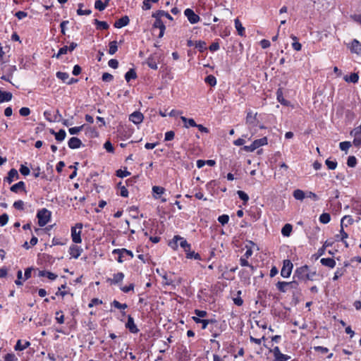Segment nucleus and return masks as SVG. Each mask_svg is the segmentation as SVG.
<instances>
[{"instance_id":"obj_1","label":"nucleus","mask_w":361,"mask_h":361,"mask_svg":"<svg viewBox=\"0 0 361 361\" xmlns=\"http://www.w3.org/2000/svg\"><path fill=\"white\" fill-rule=\"evenodd\" d=\"M316 275L315 271H310L309 267L305 265L296 269L293 277L302 281H313Z\"/></svg>"},{"instance_id":"obj_2","label":"nucleus","mask_w":361,"mask_h":361,"mask_svg":"<svg viewBox=\"0 0 361 361\" xmlns=\"http://www.w3.org/2000/svg\"><path fill=\"white\" fill-rule=\"evenodd\" d=\"M178 241H180V245L184 249L185 252H188L190 250V245L188 243L186 240L179 235L174 236L173 240L170 242L169 245L173 250H176L178 247Z\"/></svg>"},{"instance_id":"obj_3","label":"nucleus","mask_w":361,"mask_h":361,"mask_svg":"<svg viewBox=\"0 0 361 361\" xmlns=\"http://www.w3.org/2000/svg\"><path fill=\"white\" fill-rule=\"evenodd\" d=\"M37 217L39 226H44L49 221L51 212L47 209H42L37 212Z\"/></svg>"},{"instance_id":"obj_4","label":"nucleus","mask_w":361,"mask_h":361,"mask_svg":"<svg viewBox=\"0 0 361 361\" xmlns=\"http://www.w3.org/2000/svg\"><path fill=\"white\" fill-rule=\"evenodd\" d=\"M82 228V224L81 223H78L74 227L71 228L72 240L75 243H80L82 241L80 237Z\"/></svg>"},{"instance_id":"obj_5","label":"nucleus","mask_w":361,"mask_h":361,"mask_svg":"<svg viewBox=\"0 0 361 361\" xmlns=\"http://www.w3.org/2000/svg\"><path fill=\"white\" fill-rule=\"evenodd\" d=\"M257 113L252 114V113L250 111H248L247 114L245 123L250 130H252V128L257 126L258 121L257 120Z\"/></svg>"},{"instance_id":"obj_6","label":"nucleus","mask_w":361,"mask_h":361,"mask_svg":"<svg viewBox=\"0 0 361 361\" xmlns=\"http://www.w3.org/2000/svg\"><path fill=\"white\" fill-rule=\"evenodd\" d=\"M293 265L289 259L283 261V267L281 270V275L283 278H288L290 276Z\"/></svg>"},{"instance_id":"obj_7","label":"nucleus","mask_w":361,"mask_h":361,"mask_svg":"<svg viewBox=\"0 0 361 361\" xmlns=\"http://www.w3.org/2000/svg\"><path fill=\"white\" fill-rule=\"evenodd\" d=\"M185 16L188 18L189 22L192 24L197 23L200 20V17L195 12L190 9L187 8L184 11Z\"/></svg>"},{"instance_id":"obj_8","label":"nucleus","mask_w":361,"mask_h":361,"mask_svg":"<svg viewBox=\"0 0 361 361\" xmlns=\"http://www.w3.org/2000/svg\"><path fill=\"white\" fill-rule=\"evenodd\" d=\"M154 18L156 20L153 24V27L159 29V37L161 38L164 36L166 27L160 18H159L157 17H154Z\"/></svg>"},{"instance_id":"obj_9","label":"nucleus","mask_w":361,"mask_h":361,"mask_svg":"<svg viewBox=\"0 0 361 361\" xmlns=\"http://www.w3.org/2000/svg\"><path fill=\"white\" fill-rule=\"evenodd\" d=\"M144 116L140 111H135L129 116V120L135 124H139L142 122Z\"/></svg>"},{"instance_id":"obj_10","label":"nucleus","mask_w":361,"mask_h":361,"mask_svg":"<svg viewBox=\"0 0 361 361\" xmlns=\"http://www.w3.org/2000/svg\"><path fill=\"white\" fill-rule=\"evenodd\" d=\"M126 327L127 329H128V330L131 332V333H133V334H136L138 332V329L137 327V326L135 325V322H134V319L133 318L129 315L128 317V321L126 324Z\"/></svg>"},{"instance_id":"obj_11","label":"nucleus","mask_w":361,"mask_h":361,"mask_svg":"<svg viewBox=\"0 0 361 361\" xmlns=\"http://www.w3.org/2000/svg\"><path fill=\"white\" fill-rule=\"evenodd\" d=\"M351 52L361 54V42L357 39H353L349 46Z\"/></svg>"},{"instance_id":"obj_12","label":"nucleus","mask_w":361,"mask_h":361,"mask_svg":"<svg viewBox=\"0 0 361 361\" xmlns=\"http://www.w3.org/2000/svg\"><path fill=\"white\" fill-rule=\"evenodd\" d=\"M19 175L18 171L15 169H11L8 173V176L5 178L4 180L7 181L9 184H11L15 179H18Z\"/></svg>"},{"instance_id":"obj_13","label":"nucleus","mask_w":361,"mask_h":361,"mask_svg":"<svg viewBox=\"0 0 361 361\" xmlns=\"http://www.w3.org/2000/svg\"><path fill=\"white\" fill-rule=\"evenodd\" d=\"M68 145L71 149H78L82 145V142L79 138L73 137L68 140Z\"/></svg>"},{"instance_id":"obj_14","label":"nucleus","mask_w":361,"mask_h":361,"mask_svg":"<svg viewBox=\"0 0 361 361\" xmlns=\"http://www.w3.org/2000/svg\"><path fill=\"white\" fill-rule=\"evenodd\" d=\"M130 22L129 18L127 16H125L118 20H116L114 23V26L117 28H121L124 26H126Z\"/></svg>"},{"instance_id":"obj_15","label":"nucleus","mask_w":361,"mask_h":361,"mask_svg":"<svg viewBox=\"0 0 361 361\" xmlns=\"http://www.w3.org/2000/svg\"><path fill=\"white\" fill-rule=\"evenodd\" d=\"M11 190L13 192H18L19 190L25 192V185L23 181H20L11 187Z\"/></svg>"},{"instance_id":"obj_16","label":"nucleus","mask_w":361,"mask_h":361,"mask_svg":"<svg viewBox=\"0 0 361 361\" xmlns=\"http://www.w3.org/2000/svg\"><path fill=\"white\" fill-rule=\"evenodd\" d=\"M124 278V274L122 272H119L117 274H114L113 279H108L107 282H109L111 283H118L123 281Z\"/></svg>"},{"instance_id":"obj_17","label":"nucleus","mask_w":361,"mask_h":361,"mask_svg":"<svg viewBox=\"0 0 361 361\" xmlns=\"http://www.w3.org/2000/svg\"><path fill=\"white\" fill-rule=\"evenodd\" d=\"M320 262L322 265L330 268H334L336 266V262L332 258H322Z\"/></svg>"},{"instance_id":"obj_18","label":"nucleus","mask_w":361,"mask_h":361,"mask_svg":"<svg viewBox=\"0 0 361 361\" xmlns=\"http://www.w3.org/2000/svg\"><path fill=\"white\" fill-rule=\"evenodd\" d=\"M82 249L78 246L73 245L70 247V255L77 259L81 254Z\"/></svg>"},{"instance_id":"obj_19","label":"nucleus","mask_w":361,"mask_h":361,"mask_svg":"<svg viewBox=\"0 0 361 361\" xmlns=\"http://www.w3.org/2000/svg\"><path fill=\"white\" fill-rule=\"evenodd\" d=\"M293 197L295 199L298 200H303L306 197V193L300 189L295 190L293 193Z\"/></svg>"},{"instance_id":"obj_20","label":"nucleus","mask_w":361,"mask_h":361,"mask_svg":"<svg viewBox=\"0 0 361 361\" xmlns=\"http://www.w3.org/2000/svg\"><path fill=\"white\" fill-rule=\"evenodd\" d=\"M351 135L354 136L353 144L356 147H359L361 145V133L355 132V130H352L350 133Z\"/></svg>"},{"instance_id":"obj_21","label":"nucleus","mask_w":361,"mask_h":361,"mask_svg":"<svg viewBox=\"0 0 361 361\" xmlns=\"http://www.w3.org/2000/svg\"><path fill=\"white\" fill-rule=\"evenodd\" d=\"M12 99V94L9 92L0 90V102H8Z\"/></svg>"},{"instance_id":"obj_22","label":"nucleus","mask_w":361,"mask_h":361,"mask_svg":"<svg viewBox=\"0 0 361 361\" xmlns=\"http://www.w3.org/2000/svg\"><path fill=\"white\" fill-rule=\"evenodd\" d=\"M180 119L184 123V124H185L184 126L185 128H189L190 126L195 127L197 126V123H195V120L192 118H187L185 116H181Z\"/></svg>"},{"instance_id":"obj_23","label":"nucleus","mask_w":361,"mask_h":361,"mask_svg":"<svg viewBox=\"0 0 361 361\" xmlns=\"http://www.w3.org/2000/svg\"><path fill=\"white\" fill-rule=\"evenodd\" d=\"M152 17H157L161 19V17H166L169 20H172L173 18L170 14L164 11H157L152 14Z\"/></svg>"},{"instance_id":"obj_24","label":"nucleus","mask_w":361,"mask_h":361,"mask_svg":"<svg viewBox=\"0 0 361 361\" xmlns=\"http://www.w3.org/2000/svg\"><path fill=\"white\" fill-rule=\"evenodd\" d=\"M39 276H47L50 280H55L57 278V275L47 271H39Z\"/></svg>"},{"instance_id":"obj_25","label":"nucleus","mask_w":361,"mask_h":361,"mask_svg":"<svg viewBox=\"0 0 361 361\" xmlns=\"http://www.w3.org/2000/svg\"><path fill=\"white\" fill-rule=\"evenodd\" d=\"M235 27L239 35L243 36L245 32V28L243 27L238 18L235 19Z\"/></svg>"},{"instance_id":"obj_26","label":"nucleus","mask_w":361,"mask_h":361,"mask_svg":"<svg viewBox=\"0 0 361 361\" xmlns=\"http://www.w3.org/2000/svg\"><path fill=\"white\" fill-rule=\"evenodd\" d=\"M94 23L97 25V29L107 30L109 28V25L105 21H100L97 19H95Z\"/></svg>"},{"instance_id":"obj_27","label":"nucleus","mask_w":361,"mask_h":361,"mask_svg":"<svg viewBox=\"0 0 361 361\" xmlns=\"http://www.w3.org/2000/svg\"><path fill=\"white\" fill-rule=\"evenodd\" d=\"M136 78L137 74L134 69H130L125 75V79L127 82H129L131 79H135Z\"/></svg>"},{"instance_id":"obj_28","label":"nucleus","mask_w":361,"mask_h":361,"mask_svg":"<svg viewBox=\"0 0 361 361\" xmlns=\"http://www.w3.org/2000/svg\"><path fill=\"white\" fill-rule=\"evenodd\" d=\"M344 79L346 82L356 83L358 81L359 76L357 73H352L350 76H345Z\"/></svg>"},{"instance_id":"obj_29","label":"nucleus","mask_w":361,"mask_h":361,"mask_svg":"<svg viewBox=\"0 0 361 361\" xmlns=\"http://www.w3.org/2000/svg\"><path fill=\"white\" fill-rule=\"evenodd\" d=\"M292 229H293V227L290 224H286L283 228H282V230H281V233L284 235V236H289L291 231H292Z\"/></svg>"},{"instance_id":"obj_30","label":"nucleus","mask_w":361,"mask_h":361,"mask_svg":"<svg viewBox=\"0 0 361 361\" xmlns=\"http://www.w3.org/2000/svg\"><path fill=\"white\" fill-rule=\"evenodd\" d=\"M255 147L257 149L260 146H263L267 144V138L266 137H264L262 138L255 140L253 142Z\"/></svg>"},{"instance_id":"obj_31","label":"nucleus","mask_w":361,"mask_h":361,"mask_svg":"<svg viewBox=\"0 0 361 361\" xmlns=\"http://www.w3.org/2000/svg\"><path fill=\"white\" fill-rule=\"evenodd\" d=\"M353 222V219L350 216H345L342 218L341 221V226L343 227L347 226L348 224H352Z\"/></svg>"},{"instance_id":"obj_32","label":"nucleus","mask_w":361,"mask_h":361,"mask_svg":"<svg viewBox=\"0 0 361 361\" xmlns=\"http://www.w3.org/2000/svg\"><path fill=\"white\" fill-rule=\"evenodd\" d=\"M287 287H288V282H285V281H279L277 283H276V288H278V290L282 293H285L286 292L287 290Z\"/></svg>"},{"instance_id":"obj_33","label":"nucleus","mask_w":361,"mask_h":361,"mask_svg":"<svg viewBox=\"0 0 361 361\" xmlns=\"http://www.w3.org/2000/svg\"><path fill=\"white\" fill-rule=\"evenodd\" d=\"M118 50L117 42L112 41L109 42V53L111 55L114 54Z\"/></svg>"},{"instance_id":"obj_34","label":"nucleus","mask_w":361,"mask_h":361,"mask_svg":"<svg viewBox=\"0 0 361 361\" xmlns=\"http://www.w3.org/2000/svg\"><path fill=\"white\" fill-rule=\"evenodd\" d=\"M30 345V343L29 341H26L24 345H22L20 340H18L15 346V350H23L25 348H27Z\"/></svg>"},{"instance_id":"obj_35","label":"nucleus","mask_w":361,"mask_h":361,"mask_svg":"<svg viewBox=\"0 0 361 361\" xmlns=\"http://www.w3.org/2000/svg\"><path fill=\"white\" fill-rule=\"evenodd\" d=\"M66 135V131L63 129H61L59 132H57V134H56L55 139L58 142H61L65 139Z\"/></svg>"},{"instance_id":"obj_36","label":"nucleus","mask_w":361,"mask_h":361,"mask_svg":"<svg viewBox=\"0 0 361 361\" xmlns=\"http://www.w3.org/2000/svg\"><path fill=\"white\" fill-rule=\"evenodd\" d=\"M204 80H205V82H207V84H209L211 86H214L216 84V79L212 75H209L207 76Z\"/></svg>"},{"instance_id":"obj_37","label":"nucleus","mask_w":361,"mask_h":361,"mask_svg":"<svg viewBox=\"0 0 361 361\" xmlns=\"http://www.w3.org/2000/svg\"><path fill=\"white\" fill-rule=\"evenodd\" d=\"M331 216L328 213H323L319 216V221L322 224H327L330 221Z\"/></svg>"},{"instance_id":"obj_38","label":"nucleus","mask_w":361,"mask_h":361,"mask_svg":"<svg viewBox=\"0 0 361 361\" xmlns=\"http://www.w3.org/2000/svg\"><path fill=\"white\" fill-rule=\"evenodd\" d=\"M147 64L149 68L154 70L157 69V64L155 60L152 57H149L147 60Z\"/></svg>"},{"instance_id":"obj_39","label":"nucleus","mask_w":361,"mask_h":361,"mask_svg":"<svg viewBox=\"0 0 361 361\" xmlns=\"http://www.w3.org/2000/svg\"><path fill=\"white\" fill-rule=\"evenodd\" d=\"M114 253H117V254H120V255H123V254H126L129 256H130V257H133V254L131 251L130 250H128L126 249H117V250H114Z\"/></svg>"},{"instance_id":"obj_40","label":"nucleus","mask_w":361,"mask_h":361,"mask_svg":"<svg viewBox=\"0 0 361 361\" xmlns=\"http://www.w3.org/2000/svg\"><path fill=\"white\" fill-rule=\"evenodd\" d=\"M195 47L199 49L200 51L203 52L207 49L206 43L203 41H197L195 42Z\"/></svg>"},{"instance_id":"obj_41","label":"nucleus","mask_w":361,"mask_h":361,"mask_svg":"<svg viewBox=\"0 0 361 361\" xmlns=\"http://www.w3.org/2000/svg\"><path fill=\"white\" fill-rule=\"evenodd\" d=\"M56 77H57L59 79H60V80H61L62 81H63V82H67L66 80H67L68 79H69V75H68V73H63V72H59H59H57V73H56Z\"/></svg>"},{"instance_id":"obj_42","label":"nucleus","mask_w":361,"mask_h":361,"mask_svg":"<svg viewBox=\"0 0 361 361\" xmlns=\"http://www.w3.org/2000/svg\"><path fill=\"white\" fill-rule=\"evenodd\" d=\"M94 7L96 9L102 11L105 9L106 4H104L101 0H97L94 4Z\"/></svg>"},{"instance_id":"obj_43","label":"nucleus","mask_w":361,"mask_h":361,"mask_svg":"<svg viewBox=\"0 0 361 361\" xmlns=\"http://www.w3.org/2000/svg\"><path fill=\"white\" fill-rule=\"evenodd\" d=\"M78 6H79V8L77 10V13L79 16L90 15L92 13L91 10H90V9L82 10V4H80Z\"/></svg>"},{"instance_id":"obj_44","label":"nucleus","mask_w":361,"mask_h":361,"mask_svg":"<svg viewBox=\"0 0 361 361\" xmlns=\"http://www.w3.org/2000/svg\"><path fill=\"white\" fill-rule=\"evenodd\" d=\"M68 51H69L68 47L67 46H64L61 47L59 52L56 55H54L53 57L59 59L61 55L66 54Z\"/></svg>"},{"instance_id":"obj_45","label":"nucleus","mask_w":361,"mask_h":361,"mask_svg":"<svg viewBox=\"0 0 361 361\" xmlns=\"http://www.w3.org/2000/svg\"><path fill=\"white\" fill-rule=\"evenodd\" d=\"M84 126H78V127H73L68 129V132L71 135H75L79 133L83 128Z\"/></svg>"},{"instance_id":"obj_46","label":"nucleus","mask_w":361,"mask_h":361,"mask_svg":"<svg viewBox=\"0 0 361 361\" xmlns=\"http://www.w3.org/2000/svg\"><path fill=\"white\" fill-rule=\"evenodd\" d=\"M159 0H144L142 8L144 10H149L151 8V2L157 3Z\"/></svg>"},{"instance_id":"obj_47","label":"nucleus","mask_w":361,"mask_h":361,"mask_svg":"<svg viewBox=\"0 0 361 361\" xmlns=\"http://www.w3.org/2000/svg\"><path fill=\"white\" fill-rule=\"evenodd\" d=\"M357 164V159L354 156H350L348 158L347 164L349 167H355Z\"/></svg>"},{"instance_id":"obj_48","label":"nucleus","mask_w":361,"mask_h":361,"mask_svg":"<svg viewBox=\"0 0 361 361\" xmlns=\"http://www.w3.org/2000/svg\"><path fill=\"white\" fill-rule=\"evenodd\" d=\"M326 165L327 166L329 169L334 170L337 166V162L334 161H331L329 159H326L325 161Z\"/></svg>"},{"instance_id":"obj_49","label":"nucleus","mask_w":361,"mask_h":361,"mask_svg":"<svg viewBox=\"0 0 361 361\" xmlns=\"http://www.w3.org/2000/svg\"><path fill=\"white\" fill-rule=\"evenodd\" d=\"M152 191L154 194L160 195L164 194L165 189L161 186H153Z\"/></svg>"},{"instance_id":"obj_50","label":"nucleus","mask_w":361,"mask_h":361,"mask_svg":"<svg viewBox=\"0 0 361 361\" xmlns=\"http://www.w3.org/2000/svg\"><path fill=\"white\" fill-rule=\"evenodd\" d=\"M276 94H277V99H278V101L281 104L286 105L287 104V102L283 97L282 91L279 89V90H277Z\"/></svg>"},{"instance_id":"obj_51","label":"nucleus","mask_w":361,"mask_h":361,"mask_svg":"<svg viewBox=\"0 0 361 361\" xmlns=\"http://www.w3.org/2000/svg\"><path fill=\"white\" fill-rule=\"evenodd\" d=\"M118 186L121 189V195L122 197H127L128 196V192L126 188L124 185H121V183H119Z\"/></svg>"},{"instance_id":"obj_52","label":"nucleus","mask_w":361,"mask_h":361,"mask_svg":"<svg viewBox=\"0 0 361 361\" xmlns=\"http://www.w3.org/2000/svg\"><path fill=\"white\" fill-rule=\"evenodd\" d=\"M185 252H186L188 258H190V259L194 258L195 259H200V255L198 253H195L194 251L191 252L190 250L189 251Z\"/></svg>"},{"instance_id":"obj_53","label":"nucleus","mask_w":361,"mask_h":361,"mask_svg":"<svg viewBox=\"0 0 361 361\" xmlns=\"http://www.w3.org/2000/svg\"><path fill=\"white\" fill-rule=\"evenodd\" d=\"M275 361H287L290 357L286 355H284L283 353H280L279 355L274 357Z\"/></svg>"},{"instance_id":"obj_54","label":"nucleus","mask_w":361,"mask_h":361,"mask_svg":"<svg viewBox=\"0 0 361 361\" xmlns=\"http://www.w3.org/2000/svg\"><path fill=\"white\" fill-rule=\"evenodd\" d=\"M8 221V216L7 214H3L0 216V226H5Z\"/></svg>"},{"instance_id":"obj_55","label":"nucleus","mask_w":361,"mask_h":361,"mask_svg":"<svg viewBox=\"0 0 361 361\" xmlns=\"http://www.w3.org/2000/svg\"><path fill=\"white\" fill-rule=\"evenodd\" d=\"M229 220V216L226 214H223L221 216H219L218 218V221L219 223H221L222 225H224L228 223Z\"/></svg>"},{"instance_id":"obj_56","label":"nucleus","mask_w":361,"mask_h":361,"mask_svg":"<svg viewBox=\"0 0 361 361\" xmlns=\"http://www.w3.org/2000/svg\"><path fill=\"white\" fill-rule=\"evenodd\" d=\"M13 207L18 210H23L24 209V202L22 200H18L16 201L13 203Z\"/></svg>"},{"instance_id":"obj_57","label":"nucleus","mask_w":361,"mask_h":361,"mask_svg":"<svg viewBox=\"0 0 361 361\" xmlns=\"http://www.w3.org/2000/svg\"><path fill=\"white\" fill-rule=\"evenodd\" d=\"M112 305H114V307L117 308V309H126L127 308V305L126 304H121L117 300H114L113 302H112Z\"/></svg>"},{"instance_id":"obj_58","label":"nucleus","mask_w":361,"mask_h":361,"mask_svg":"<svg viewBox=\"0 0 361 361\" xmlns=\"http://www.w3.org/2000/svg\"><path fill=\"white\" fill-rule=\"evenodd\" d=\"M237 194H238V197L244 202H247L249 200L248 195L245 192H243L242 190H238L237 192Z\"/></svg>"},{"instance_id":"obj_59","label":"nucleus","mask_w":361,"mask_h":361,"mask_svg":"<svg viewBox=\"0 0 361 361\" xmlns=\"http://www.w3.org/2000/svg\"><path fill=\"white\" fill-rule=\"evenodd\" d=\"M339 146L341 150L347 151L351 146V143L350 142H342L340 143Z\"/></svg>"},{"instance_id":"obj_60","label":"nucleus","mask_w":361,"mask_h":361,"mask_svg":"<svg viewBox=\"0 0 361 361\" xmlns=\"http://www.w3.org/2000/svg\"><path fill=\"white\" fill-rule=\"evenodd\" d=\"M116 175H117V176H118L120 178H124V177H127V176H130V173L126 170L123 171L121 169H119L116 171Z\"/></svg>"},{"instance_id":"obj_61","label":"nucleus","mask_w":361,"mask_h":361,"mask_svg":"<svg viewBox=\"0 0 361 361\" xmlns=\"http://www.w3.org/2000/svg\"><path fill=\"white\" fill-rule=\"evenodd\" d=\"M113 78H114L113 75L109 73H104L102 75V80L104 82H110L113 80Z\"/></svg>"},{"instance_id":"obj_62","label":"nucleus","mask_w":361,"mask_h":361,"mask_svg":"<svg viewBox=\"0 0 361 361\" xmlns=\"http://www.w3.org/2000/svg\"><path fill=\"white\" fill-rule=\"evenodd\" d=\"M19 113L22 116H27L28 115H30V110L29 108L27 107H22L20 111H19Z\"/></svg>"},{"instance_id":"obj_63","label":"nucleus","mask_w":361,"mask_h":361,"mask_svg":"<svg viewBox=\"0 0 361 361\" xmlns=\"http://www.w3.org/2000/svg\"><path fill=\"white\" fill-rule=\"evenodd\" d=\"M175 133L173 131L170 130L166 133L165 134V140L169 141L172 140L174 138Z\"/></svg>"},{"instance_id":"obj_64","label":"nucleus","mask_w":361,"mask_h":361,"mask_svg":"<svg viewBox=\"0 0 361 361\" xmlns=\"http://www.w3.org/2000/svg\"><path fill=\"white\" fill-rule=\"evenodd\" d=\"M5 361H16L17 358L16 355L13 353H8L5 355Z\"/></svg>"}]
</instances>
